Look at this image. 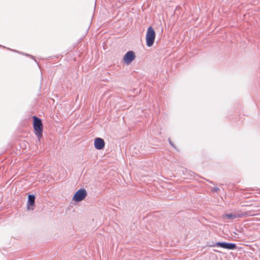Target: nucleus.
Wrapping results in <instances>:
<instances>
[{
	"mask_svg": "<svg viewBox=\"0 0 260 260\" xmlns=\"http://www.w3.org/2000/svg\"><path fill=\"white\" fill-rule=\"evenodd\" d=\"M33 118V126L36 135L40 139L42 137L43 126L40 118L34 116Z\"/></svg>",
	"mask_w": 260,
	"mask_h": 260,
	"instance_id": "obj_1",
	"label": "nucleus"
},
{
	"mask_svg": "<svg viewBox=\"0 0 260 260\" xmlns=\"http://www.w3.org/2000/svg\"><path fill=\"white\" fill-rule=\"evenodd\" d=\"M155 32L152 26L148 28L146 35V45L148 47H151L154 42Z\"/></svg>",
	"mask_w": 260,
	"mask_h": 260,
	"instance_id": "obj_2",
	"label": "nucleus"
},
{
	"mask_svg": "<svg viewBox=\"0 0 260 260\" xmlns=\"http://www.w3.org/2000/svg\"><path fill=\"white\" fill-rule=\"evenodd\" d=\"M210 246L213 247H219L223 249L228 250H234L236 248V244L232 243H226L224 242H218L211 245Z\"/></svg>",
	"mask_w": 260,
	"mask_h": 260,
	"instance_id": "obj_3",
	"label": "nucleus"
},
{
	"mask_svg": "<svg viewBox=\"0 0 260 260\" xmlns=\"http://www.w3.org/2000/svg\"><path fill=\"white\" fill-rule=\"evenodd\" d=\"M87 196V192L84 189H79L73 197V200L78 202L83 201Z\"/></svg>",
	"mask_w": 260,
	"mask_h": 260,
	"instance_id": "obj_4",
	"label": "nucleus"
},
{
	"mask_svg": "<svg viewBox=\"0 0 260 260\" xmlns=\"http://www.w3.org/2000/svg\"><path fill=\"white\" fill-rule=\"evenodd\" d=\"M254 214H251L250 213H248L247 212H244L241 214L239 213H229L225 214L224 215V217H226L228 219H233L236 218L242 217L243 216H253Z\"/></svg>",
	"mask_w": 260,
	"mask_h": 260,
	"instance_id": "obj_5",
	"label": "nucleus"
},
{
	"mask_svg": "<svg viewBox=\"0 0 260 260\" xmlns=\"http://www.w3.org/2000/svg\"><path fill=\"white\" fill-rule=\"evenodd\" d=\"M136 58L135 53L133 51H129L126 53L123 58L124 62L126 64L131 63Z\"/></svg>",
	"mask_w": 260,
	"mask_h": 260,
	"instance_id": "obj_6",
	"label": "nucleus"
},
{
	"mask_svg": "<svg viewBox=\"0 0 260 260\" xmlns=\"http://www.w3.org/2000/svg\"><path fill=\"white\" fill-rule=\"evenodd\" d=\"M105 144V142L102 138H97L94 140V147L98 150L102 149L104 147Z\"/></svg>",
	"mask_w": 260,
	"mask_h": 260,
	"instance_id": "obj_7",
	"label": "nucleus"
},
{
	"mask_svg": "<svg viewBox=\"0 0 260 260\" xmlns=\"http://www.w3.org/2000/svg\"><path fill=\"white\" fill-rule=\"evenodd\" d=\"M28 198L27 208L29 209V206H32L35 205V197L34 195L29 194Z\"/></svg>",
	"mask_w": 260,
	"mask_h": 260,
	"instance_id": "obj_8",
	"label": "nucleus"
},
{
	"mask_svg": "<svg viewBox=\"0 0 260 260\" xmlns=\"http://www.w3.org/2000/svg\"><path fill=\"white\" fill-rule=\"evenodd\" d=\"M219 190V188L217 187H216L214 189V190L216 192H217V191Z\"/></svg>",
	"mask_w": 260,
	"mask_h": 260,
	"instance_id": "obj_9",
	"label": "nucleus"
},
{
	"mask_svg": "<svg viewBox=\"0 0 260 260\" xmlns=\"http://www.w3.org/2000/svg\"><path fill=\"white\" fill-rule=\"evenodd\" d=\"M170 144L172 146H174V145L172 144V142L171 141H170Z\"/></svg>",
	"mask_w": 260,
	"mask_h": 260,
	"instance_id": "obj_10",
	"label": "nucleus"
}]
</instances>
